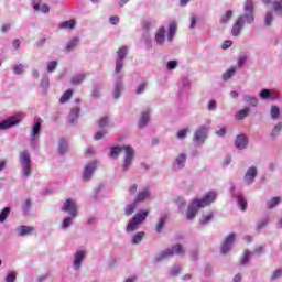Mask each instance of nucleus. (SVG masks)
Returning <instances> with one entry per match:
<instances>
[{"label":"nucleus","instance_id":"f257e3e1","mask_svg":"<svg viewBox=\"0 0 282 282\" xmlns=\"http://www.w3.org/2000/svg\"><path fill=\"white\" fill-rule=\"evenodd\" d=\"M252 23H254V1L246 0L243 3V13L237 18L231 28L232 36H239L241 30L246 25H252Z\"/></svg>","mask_w":282,"mask_h":282},{"label":"nucleus","instance_id":"f03ea898","mask_svg":"<svg viewBox=\"0 0 282 282\" xmlns=\"http://www.w3.org/2000/svg\"><path fill=\"white\" fill-rule=\"evenodd\" d=\"M129 54V48L127 46H121L117 52L116 65H115V88H113V98L118 100L122 94V74H120L124 67V58Z\"/></svg>","mask_w":282,"mask_h":282},{"label":"nucleus","instance_id":"7ed1b4c3","mask_svg":"<svg viewBox=\"0 0 282 282\" xmlns=\"http://www.w3.org/2000/svg\"><path fill=\"white\" fill-rule=\"evenodd\" d=\"M217 199L216 192H208L203 198H194L189 203L187 210H186V219L188 221H193L195 217H197V213H199L200 208H206V206H210Z\"/></svg>","mask_w":282,"mask_h":282},{"label":"nucleus","instance_id":"20e7f679","mask_svg":"<svg viewBox=\"0 0 282 282\" xmlns=\"http://www.w3.org/2000/svg\"><path fill=\"white\" fill-rule=\"evenodd\" d=\"M123 152V159L121 163V172L127 173L133 166V160H135V149L131 145H116L110 149V158H118Z\"/></svg>","mask_w":282,"mask_h":282},{"label":"nucleus","instance_id":"39448f33","mask_svg":"<svg viewBox=\"0 0 282 282\" xmlns=\"http://www.w3.org/2000/svg\"><path fill=\"white\" fill-rule=\"evenodd\" d=\"M19 164L21 166V177H23V180L32 177V156L28 150L19 153Z\"/></svg>","mask_w":282,"mask_h":282},{"label":"nucleus","instance_id":"423d86ee","mask_svg":"<svg viewBox=\"0 0 282 282\" xmlns=\"http://www.w3.org/2000/svg\"><path fill=\"white\" fill-rule=\"evenodd\" d=\"M175 254L178 257H184V254H186V251L182 245L177 243L161 251L155 256V261L156 263H160V261H164V259H171V257H175Z\"/></svg>","mask_w":282,"mask_h":282},{"label":"nucleus","instance_id":"0eeeda50","mask_svg":"<svg viewBox=\"0 0 282 282\" xmlns=\"http://www.w3.org/2000/svg\"><path fill=\"white\" fill-rule=\"evenodd\" d=\"M147 217H149V210L140 209L129 221L126 227V232H135L138 228H140L141 224L147 221Z\"/></svg>","mask_w":282,"mask_h":282},{"label":"nucleus","instance_id":"6e6552de","mask_svg":"<svg viewBox=\"0 0 282 282\" xmlns=\"http://www.w3.org/2000/svg\"><path fill=\"white\" fill-rule=\"evenodd\" d=\"M23 113L18 112L11 117H8L6 120L0 122V131H6L8 129H12V127H17L23 122Z\"/></svg>","mask_w":282,"mask_h":282},{"label":"nucleus","instance_id":"1a4fd4ad","mask_svg":"<svg viewBox=\"0 0 282 282\" xmlns=\"http://www.w3.org/2000/svg\"><path fill=\"white\" fill-rule=\"evenodd\" d=\"M41 121H36L30 132V147L33 151L39 149V140H41Z\"/></svg>","mask_w":282,"mask_h":282},{"label":"nucleus","instance_id":"9d476101","mask_svg":"<svg viewBox=\"0 0 282 282\" xmlns=\"http://www.w3.org/2000/svg\"><path fill=\"white\" fill-rule=\"evenodd\" d=\"M206 140H208V128L200 126L194 131L193 142L195 147H204Z\"/></svg>","mask_w":282,"mask_h":282},{"label":"nucleus","instance_id":"9b49d317","mask_svg":"<svg viewBox=\"0 0 282 282\" xmlns=\"http://www.w3.org/2000/svg\"><path fill=\"white\" fill-rule=\"evenodd\" d=\"M63 213H67L72 217H78V205H76V200L72 198H67L63 206H62Z\"/></svg>","mask_w":282,"mask_h":282},{"label":"nucleus","instance_id":"f8f14e48","mask_svg":"<svg viewBox=\"0 0 282 282\" xmlns=\"http://www.w3.org/2000/svg\"><path fill=\"white\" fill-rule=\"evenodd\" d=\"M230 194L234 199L237 200L238 206L240 207L241 210H247L248 208V200L241 195V193L237 192L234 185L230 187Z\"/></svg>","mask_w":282,"mask_h":282},{"label":"nucleus","instance_id":"ddd939ff","mask_svg":"<svg viewBox=\"0 0 282 282\" xmlns=\"http://www.w3.org/2000/svg\"><path fill=\"white\" fill-rule=\"evenodd\" d=\"M97 164L95 161L89 162L88 164L85 165L84 167V172L82 175V180L83 182H89L91 180V177H94V173L97 169Z\"/></svg>","mask_w":282,"mask_h":282},{"label":"nucleus","instance_id":"4468645a","mask_svg":"<svg viewBox=\"0 0 282 282\" xmlns=\"http://www.w3.org/2000/svg\"><path fill=\"white\" fill-rule=\"evenodd\" d=\"M187 159H188V155L185 152H181L180 154H177V156L175 158L172 164L173 171H182V169L186 166Z\"/></svg>","mask_w":282,"mask_h":282},{"label":"nucleus","instance_id":"2eb2a0df","mask_svg":"<svg viewBox=\"0 0 282 282\" xmlns=\"http://www.w3.org/2000/svg\"><path fill=\"white\" fill-rule=\"evenodd\" d=\"M86 256L87 252H85V250H78L74 254L73 269L75 270V272H78V270H80V267L83 265V261H85Z\"/></svg>","mask_w":282,"mask_h":282},{"label":"nucleus","instance_id":"dca6fc26","mask_svg":"<svg viewBox=\"0 0 282 282\" xmlns=\"http://www.w3.org/2000/svg\"><path fill=\"white\" fill-rule=\"evenodd\" d=\"M235 239H236L235 234H230L229 236H227V238L225 239L220 248L221 254H228V252L232 250Z\"/></svg>","mask_w":282,"mask_h":282},{"label":"nucleus","instance_id":"f3484780","mask_svg":"<svg viewBox=\"0 0 282 282\" xmlns=\"http://www.w3.org/2000/svg\"><path fill=\"white\" fill-rule=\"evenodd\" d=\"M166 39H167L166 28L160 26L154 34V41H155L156 45L162 47L164 45V43H166Z\"/></svg>","mask_w":282,"mask_h":282},{"label":"nucleus","instance_id":"a211bd4d","mask_svg":"<svg viewBox=\"0 0 282 282\" xmlns=\"http://www.w3.org/2000/svg\"><path fill=\"white\" fill-rule=\"evenodd\" d=\"M257 175H258L257 166H250L247 170L243 176V180L247 186H252V184H254V180H257Z\"/></svg>","mask_w":282,"mask_h":282},{"label":"nucleus","instance_id":"6ab92c4d","mask_svg":"<svg viewBox=\"0 0 282 282\" xmlns=\"http://www.w3.org/2000/svg\"><path fill=\"white\" fill-rule=\"evenodd\" d=\"M259 96L262 100H279L281 98L276 90L265 88L259 93Z\"/></svg>","mask_w":282,"mask_h":282},{"label":"nucleus","instance_id":"aec40b11","mask_svg":"<svg viewBox=\"0 0 282 282\" xmlns=\"http://www.w3.org/2000/svg\"><path fill=\"white\" fill-rule=\"evenodd\" d=\"M248 143H249L248 135L242 133L236 137L235 147L236 149H238V151H243L248 149Z\"/></svg>","mask_w":282,"mask_h":282},{"label":"nucleus","instance_id":"412c9836","mask_svg":"<svg viewBox=\"0 0 282 282\" xmlns=\"http://www.w3.org/2000/svg\"><path fill=\"white\" fill-rule=\"evenodd\" d=\"M265 6L272 4L273 12L282 19V0H262Z\"/></svg>","mask_w":282,"mask_h":282},{"label":"nucleus","instance_id":"4be33fe9","mask_svg":"<svg viewBox=\"0 0 282 282\" xmlns=\"http://www.w3.org/2000/svg\"><path fill=\"white\" fill-rule=\"evenodd\" d=\"M149 197H151V188L145 187L138 192V194L134 198V203L140 204L142 202H147V199H149Z\"/></svg>","mask_w":282,"mask_h":282},{"label":"nucleus","instance_id":"5701e85b","mask_svg":"<svg viewBox=\"0 0 282 282\" xmlns=\"http://www.w3.org/2000/svg\"><path fill=\"white\" fill-rule=\"evenodd\" d=\"M32 8L35 12H43V14H47L50 12V6L43 3L41 0H33Z\"/></svg>","mask_w":282,"mask_h":282},{"label":"nucleus","instance_id":"b1692460","mask_svg":"<svg viewBox=\"0 0 282 282\" xmlns=\"http://www.w3.org/2000/svg\"><path fill=\"white\" fill-rule=\"evenodd\" d=\"M151 120V110H144L139 118V129H144Z\"/></svg>","mask_w":282,"mask_h":282},{"label":"nucleus","instance_id":"393cba45","mask_svg":"<svg viewBox=\"0 0 282 282\" xmlns=\"http://www.w3.org/2000/svg\"><path fill=\"white\" fill-rule=\"evenodd\" d=\"M32 232H34V227L32 226L22 225L17 228L18 237H28V235H32Z\"/></svg>","mask_w":282,"mask_h":282},{"label":"nucleus","instance_id":"a878e982","mask_svg":"<svg viewBox=\"0 0 282 282\" xmlns=\"http://www.w3.org/2000/svg\"><path fill=\"white\" fill-rule=\"evenodd\" d=\"M75 218L76 217H74V216L64 217V219L62 220V224L59 226L61 230H68V228H72V226H74Z\"/></svg>","mask_w":282,"mask_h":282},{"label":"nucleus","instance_id":"bb28decb","mask_svg":"<svg viewBox=\"0 0 282 282\" xmlns=\"http://www.w3.org/2000/svg\"><path fill=\"white\" fill-rule=\"evenodd\" d=\"M80 116V108L76 107L73 108L68 115V122L70 124H74L75 122H78V117Z\"/></svg>","mask_w":282,"mask_h":282},{"label":"nucleus","instance_id":"cd10ccee","mask_svg":"<svg viewBox=\"0 0 282 282\" xmlns=\"http://www.w3.org/2000/svg\"><path fill=\"white\" fill-rule=\"evenodd\" d=\"M175 34H177V24L175 22H172L169 25V32H167L169 43H173V40L175 39Z\"/></svg>","mask_w":282,"mask_h":282},{"label":"nucleus","instance_id":"c85d7f7f","mask_svg":"<svg viewBox=\"0 0 282 282\" xmlns=\"http://www.w3.org/2000/svg\"><path fill=\"white\" fill-rule=\"evenodd\" d=\"M250 107H245L243 109L236 112L235 118L236 120H246L248 116H250Z\"/></svg>","mask_w":282,"mask_h":282},{"label":"nucleus","instance_id":"c756f323","mask_svg":"<svg viewBox=\"0 0 282 282\" xmlns=\"http://www.w3.org/2000/svg\"><path fill=\"white\" fill-rule=\"evenodd\" d=\"M242 100L246 105H249V107H257V105H259V99L251 95H243Z\"/></svg>","mask_w":282,"mask_h":282},{"label":"nucleus","instance_id":"7c9ffc66","mask_svg":"<svg viewBox=\"0 0 282 282\" xmlns=\"http://www.w3.org/2000/svg\"><path fill=\"white\" fill-rule=\"evenodd\" d=\"M232 10H228L221 14L219 20L220 25H228V23H230V19H232Z\"/></svg>","mask_w":282,"mask_h":282},{"label":"nucleus","instance_id":"2f4dec72","mask_svg":"<svg viewBox=\"0 0 282 282\" xmlns=\"http://www.w3.org/2000/svg\"><path fill=\"white\" fill-rule=\"evenodd\" d=\"M213 217H215V214H213V212H208L199 218V224H202V226H206L213 221Z\"/></svg>","mask_w":282,"mask_h":282},{"label":"nucleus","instance_id":"473e14b6","mask_svg":"<svg viewBox=\"0 0 282 282\" xmlns=\"http://www.w3.org/2000/svg\"><path fill=\"white\" fill-rule=\"evenodd\" d=\"M279 204H281V197H279V196L272 197L271 199H269L267 202V208L269 210H272V208H276V206H279Z\"/></svg>","mask_w":282,"mask_h":282},{"label":"nucleus","instance_id":"72a5a7b5","mask_svg":"<svg viewBox=\"0 0 282 282\" xmlns=\"http://www.w3.org/2000/svg\"><path fill=\"white\" fill-rule=\"evenodd\" d=\"M69 149V145L67 144V140L59 139L58 141V153L59 155H65V152Z\"/></svg>","mask_w":282,"mask_h":282},{"label":"nucleus","instance_id":"f704fd0d","mask_svg":"<svg viewBox=\"0 0 282 282\" xmlns=\"http://www.w3.org/2000/svg\"><path fill=\"white\" fill-rule=\"evenodd\" d=\"M86 78L85 73L76 74L72 77L70 83L72 85H80Z\"/></svg>","mask_w":282,"mask_h":282},{"label":"nucleus","instance_id":"c9c22d12","mask_svg":"<svg viewBox=\"0 0 282 282\" xmlns=\"http://www.w3.org/2000/svg\"><path fill=\"white\" fill-rule=\"evenodd\" d=\"M235 74H237V66H234V67L227 69L226 73L223 74V80H225V82L230 80V78H232V76H235Z\"/></svg>","mask_w":282,"mask_h":282},{"label":"nucleus","instance_id":"e433bc0d","mask_svg":"<svg viewBox=\"0 0 282 282\" xmlns=\"http://www.w3.org/2000/svg\"><path fill=\"white\" fill-rule=\"evenodd\" d=\"M142 239H144V231H139L132 236V241L133 246H138L142 243Z\"/></svg>","mask_w":282,"mask_h":282},{"label":"nucleus","instance_id":"4c0bfd02","mask_svg":"<svg viewBox=\"0 0 282 282\" xmlns=\"http://www.w3.org/2000/svg\"><path fill=\"white\" fill-rule=\"evenodd\" d=\"M59 28L62 30H74V28H76V21L74 20L64 21L59 24Z\"/></svg>","mask_w":282,"mask_h":282},{"label":"nucleus","instance_id":"58836bf2","mask_svg":"<svg viewBox=\"0 0 282 282\" xmlns=\"http://www.w3.org/2000/svg\"><path fill=\"white\" fill-rule=\"evenodd\" d=\"M11 210L10 207H4L0 210V224H3L10 217Z\"/></svg>","mask_w":282,"mask_h":282},{"label":"nucleus","instance_id":"ea45409f","mask_svg":"<svg viewBox=\"0 0 282 282\" xmlns=\"http://www.w3.org/2000/svg\"><path fill=\"white\" fill-rule=\"evenodd\" d=\"M270 113L272 120H279V116H281V109L279 108V106L273 105L271 106Z\"/></svg>","mask_w":282,"mask_h":282},{"label":"nucleus","instance_id":"a19ab883","mask_svg":"<svg viewBox=\"0 0 282 282\" xmlns=\"http://www.w3.org/2000/svg\"><path fill=\"white\" fill-rule=\"evenodd\" d=\"M274 21V13L272 11H268L264 15V25L270 28Z\"/></svg>","mask_w":282,"mask_h":282},{"label":"nucleus","instance_id":"79ce46f5","mask_svg":"<svg viewBox=\"0 0 282 282\" xmlns=\"http://www.w3.org/2000/svg\"><path fill=\"white\" fill-rule=\"evenodd\" d=\"M79 40L78 37H73L67 44H66V50L68 52H72L73 50H76L78 46Z\"/></svg>","mask_w":282,"mask_h":282},{"label":"nucleus","instance_id":"37998d69","mask_svg":"<svg viewBox=\"0 0 282 282\" xmlns=\"http://www.w3.org/2000/svg\"><path fill=\"white\" fill-rule=\"evenodd\" d=\"M250 257H252V252H250V250L246 249L243 251V256L240 258V264L247 265V263L250 261Z\"/></svg>","mask_w":282,"mask_h":282},{"label":"nucleus","instance_id":"c03bdc74","mask_svg":"<svg viewBox=\"0 0 282 282\" xmlns=\"http://www.w3.org/2000/svg\"><path fill=\"white\" fill-rule=\"evenodd\" d=\"M281 131H282V122H278L272 131H271V137L272 138H279V135H281Z\"/></svg>","mask_w":282,"mask_h":282},{"label":"nucleus","instance_id":"a18cd8bd","mask_svg":"<svg viewBox=\"0 0 282 282\" xmlns=\"http://www.w3.org/2000/svg\"><path fill=\"white\" fill-rule=\"evenodd\" d=\"M73 94H74V91H73L72 89L66 90V91L62 95V97L59 98V102H61V104L67 102V100H69V98H72Z\"/></svg>","mask_w":282,"mask_h":282},{"label":"nucleus","instance_id":"49530a36","mask_svg":"<svg viewBox=\"0 0 282 282\" xmlns=\"http://www.w3.org/2000/svg\"><path fill=\"white\" fill-rule=\"evenodd\" d=\"M141 28L144 30V32H149L155 28V24L152 21L145 20L142 22Z\"/></svg>","mask_w":282,"mask_h":282},{"label":"nucleus","instance_id":"de8ad7c7","mask_svg":"<svg viewBox=\"0 0 282 282\" xmlns=\"http://www.w3.org/2000/svg\"><path fill=\"white\" fill-rule=\"evenodd\" d=\"M191 130L188 128H184L177 131L176 138L177 140H185V138L188 135V132Z\"/></svg>","mask_w":282,"mask_h":282},{"label":"nucleus","instance_id":"09e8293b","mask_svg":"<svg viewBox=\"0 0 282 282\" xmlns=\"http://www.w3.org/2000/svg\"><path fill=\"white\" fill-rule=\"evenodd\" d=\"M166 224V216H161L156 225V232H162Z\"/></svg>","mask_w":282,"mask_h":282},{"label":"nucleus","instance_id":"8fccbe9b","mask_svg":"<svg viewBox=\"0 0 282 282\" xmlns=\"http://www.w3.org/2000/svg\"><path fill=\"white\" fill-rule=\"evenodd\" d=\"M135 204H138V203H135V200H134L132 204H130V205H128V206L126 207L124 213H126L127 217H131V215H132L133 213H135Z\"/></svg>","mask_w":282,"mask_h":282},{"label":"nucleus","instance_id":"3c124183","mask_svg":"<svg viewBox=\"0 0 282 282\" xmlns=\"http://www.w3.org/2000/svg\"><path fill=\"white\" fill-rule=\"evenodd\" d=\"M41 87L46 91V89H50V77L47 75H44L41 80Z\"/></svg>","mask_w":282,"mask_h":282},{"label":"nucleus","instance_id":"603ef678","mask_svg":"<svg viewBox=\"0 0 282 282\" xmlns=\"http://www.w3.org/2000/svg\"><path fill=\"white\" fill-rule=\"evenodd\" d=\"M268 224H270V218L268 217L262 218L257 225V230H262V228H265Z\"/></svg>","mask_w":282,"mask_h":282},{"label":"nucleus","instance_id":"864d4df0","mask_svg":"<svg viewBox=\"0 0 282 282\" xmlns=\"http://www.w3.org/2000/svg\"><path fill=\"white\" fill-rule=\"evenodd\" d=\"M56 67H58L57 61H52L47 63V72L48 74H52V72H56Z\"/></svg>","mask_w":282,"mask_h":282},{"label":"nucleus","instance_id":"5fc2aeb1","mask_svg":"<svg viewBox=\"0 0 282 282\" xmlns=\"http://www.w3.org/2000/svg\"><path fill=\"white\" fill-rule=\"evenodd\" d=\"M30 208H32V200L30 198H26L22 204V210L23 213H30Z\"/></svg>","mask_w":282,"mask_h":282},{"label":"nucleus","instance_id":"6e6d98bb","mask_svg":"<svg viewBox=\"0 0 282 282\" xmlns=\"http://www.w3.org/2000/svg\"><path fill=\"white\" fill-rule=\"evenodd\" d=\"M17 281V271H9L6 276V282H14Z\"/></svg>","mask_w":282,"mask_h":282},{"label":"nucleus","instance_id":"4d7b16f0","mask_svg":"<svg viewBox=\"0 0 282 282\" xmlns=\"http://www.w3.org/2000/svg\"><path fill=\"white\" fill-rule=\"evenodd\" d=\"M281 276H282V269H276L271 274V281H278V279H281Z\"/></svg>","mask_w":282,"mask_h":282},{"label":"nucleus","instance_id":"13d9d810","mask_svg":"<svg viewBox=\"0 0 282 282\" xmlns=\"http://www.w3.org/2000/svg\"><path fill=\"white\" fill-rule=\"evenodd\" d=\"M227 131H228V128L226 126H223V127H220L219 130H217L215 132V134L218 135V138H224V135H226Z\"/></svg>","mask_w":282,"mask_h":282},{"label":"nucleus","instance_id":"bf43d9fd","mask_svg":"<svg viewBox=\"0 0 282 282\" xmlns=\"http://www.w3.org/2000/svg\"><path fill=\"white\" fill-rule=\"evenodd\" d=\"M23 69H24V66L23 64H17L13 66V72L14 74H17L18 76L23 74Z\"/></svg>","mask_w":282,"mask_h":282},{"label":"nucleus","instance_id":"052dcab7","mask_svg":"<svg viewBox=\"0 0 282 282\" xmlns=\"http://www.w3.org/2000/svg\"><path fill=\"white\" fill-rule=\"evenodd\" d=\"M100 86L99 85H95L93 90H91V97L93 98H98V96H100Z\"/></svg>","mask_w":282,"mask_h":282},{"label":"nucleus","instance_id":"680f3d73","mask_svg":"<svg viewBox=\"0 0 282 282\" xmlns=\"http://www.w3.org/2000/svg\"><path fill=\"white\" fill-rule=\"evenodd\" d=\"M144 91H147V84L142 83L138 86L135 94L137 96H140V94H144Z\"/></svg>","mask_w":282,"mask_h":282},{"label":"nucleus","instance_id":"e2e57ef3","mask_svg":"<svg viewBox=\"0 0 282 282\" xmlns=\"http://www.w3.org/2000/svg\"><path fill=\"white\" fill-rule=\"evenodd\" d=\"M217 109V100L212 99L208 102V111H216Z\"/></svg>","mask_w":282,"mask_h":282},{"label":"nucleus","instance_id":"0e129e2a","mask_svg":"<svg viewBox=\"0 0 282 282\" xmlns=\"http://www.w3.org/2000/svg\"><path fill=\"white\" fill-rule=\"evenodd\" d=\"M177 61H169L167 63H166V68L167 69H176L177 68Z\"/></svg>","mask_w":282,"mask_h":282},{"label":"nucleus","instance_id":"69168bd1","mask_svg":"<svg viewBox=\"0 0 282 282\" xmlns=\"http://www.w3.org/2000/svg\"><path fill=\"white\" fill-rule=\"evenodd\" d=\"M99 127H107V124H109V117H102L101 119H99L98 121Z\"/></svg>","mask_w":282,"mask_h":282},{"label":"nucleus","instance_id":"338daca9","mask_svg":"<svg viewBox=\"0 0 282 282\" xmlns=\"http://www.w3.org/2000/svg\"><path fill=\"white\" fill-rule=\"evenodd\" d=\"M180 272H181L180 265H174L172 268V270L170 271V274H171V276H177V274H180Z\"/></svg>","mask_w":282,"mask_h":282},{"label":"nucleus","instance_id":"774afa93","mask_svg":"<svg viewBox=\"0 0 282 282\" xmlns=\"http://www.w3.org/2000/svg\"><path fill=\"white\" fill-rule=\"evenodd\" d=\"M107 135V132H105L104 130H100L98 132L95 133V140H102V137Z\"/></svg>","mask_w":282,"mask_h":282}]
</instances>
